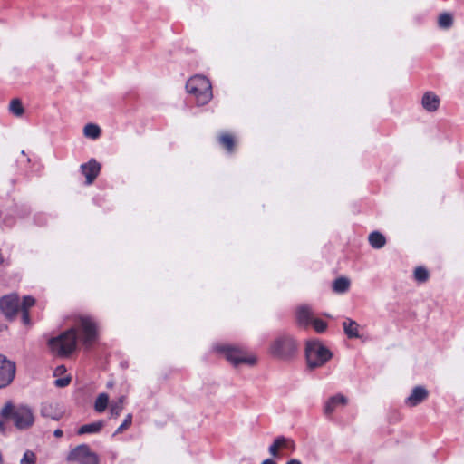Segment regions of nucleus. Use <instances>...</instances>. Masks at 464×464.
<instances>
[{
    "instance_id": "obj_38",
    "label": "nucleus",
    "mask_w": 464,
    "mask_h": 464,
    "mask_svg": "<svg viewBox=\"0 0 464 464\" xmlns=\"http://www.w3.org/2000/svg\"><path fill=\"white\" fill-rule=\"evenodd\" d=\"M124 401H125V396H121L119 398L118 401L115 403L120 404L121 406H123Z\"/></svg>"
},
{
    "instance_id": "obj_25",
    "label": "nucleus",
    "mask_w": 464,
    "mask_h": 464,
    "mask_svg": "<svg viewBox=\"0 0 464 464\" xmlns=\"http://www.w3.org/2000/svg\"><path fill=\"white\" fill-rule=\"evenodd\" d=\"M9 110L14 115L17 117L21 116L24 113V107L22 105V102L17 99L11 101Z\"/></svg>"
},
{
    "instance_id": "obj_36",
    "label": "nucleus",
    "mask_w": 464,
    "mask_h": 464,
    "mask_svg": "<svg viewBox=\"0 0 464 464\" xmlns=\"http://www.w3.org/2000/svg\"><path fill=\"white\" fill-rule=\"evenodd\" d=\"M5 423L4 420H0V432L5 433Z\"/></svg>"
},
{
    "instance_id": "obj_2",
    "label": "nucleus",
    "mask_w": 464,
    "mask_h": 464,
    "mask_svg": "<svg viewBox=\"0 0 464 464\" xmlns=\"http://www.w3.org/2000/svg\"><path fill=\"white\" fill-rule=\"evenodd\" d=\"M297 348V343L292 335L281 334L271 341L268 352L275 359L289 361L295 356Z\"/></svg>"
},
{
    "instance_id": "obj_19",
    "label": "nucleus",
    "mask_w": 464,
    "mask_h": 464,
    "mask_svg": "<svg viewBox=\"0 0 464 464\" xmlns=\"http://www.w3.org/2000/svg\"><path fill=\"white\" fill-rule=\"evenodd\" d=\"M104 426V422L102 420L95 421L92 423L82 425L78 430V434H92V433H98L101 431L102 427Z\"/></svg>"
},
{
    "instance_id": "obj_16",
    "label": "nucleus",
    "mask_w": 464,
    "mask_h": 464,
    "mask_svg": "<svg viewBox=\"0 0 464 464\" xmlns=\"http://www.w3.org/2000/svg\"><path fill=\"white\" fill-rule=\"evenodd\" d=\"M343 332L345 334V335L350 338V339H353V338H360V329H361V326L360 324L351 319V318H345L343 322Z\"/></svg>"
},
{
    "instance_id": "obj_3",
    "label": "nucleus",
    "mask_w": 464,
    "mask_h": 464,
    "mask_svg": "<svg viewBox=\"0 0 464 464\" xmlns=\"http://www.w3.org/2000/svg\"><path fill=\"white\" fill-rule=\"evenodd\" d=\"M215 351L223 355L235 367L242 364L254 366L257 362L256 355L231 344H217Z\"/></svg>"
},
{
    "instance_id": "obj_11",
    "label": "nucleus",
    "mask_w": 464,
    "mask_h": 464,
    "mask_svg": "<svg viewBox=\"0 0 464 464\" xmlns=\"http://www.w3.org/2000/svg\"><path fill=\"white\" fill-rule=\"evenodd\" d=\"M82 173L86 178V184H92L101 171V164L95 160L91 159L88 162L81 165Z\"/></svg>"
},
{
    "instance_id": "obj_22",
    "label": "nucleus",
    "mask_w": 464,
    "mask_h": 464,
    "mask_svg": "<svg viewBox=\"0 0 464 464\" xmlns=\"http://www.w3.org/2000/svg\"><path fill=\"white\" fill-rule=\"evenodd\" d=\"M109 403V396L107 393H101L95 400L94 402V410L97 412H103L108 407Z\"/></svg>"
},
{
    "instance_id": "obj_4",
    "label": "nucleus",
    "mask_w": 464,
    "mask_h": 464,
    "mask_svg": "<svg viewBox=\"0 0 464 464\" xmlns=\"http://www.w3.org/2000/svg\"><path fill=\"white\" fill-rule=\"evenodd\" d=\"M307 366L314 370L324 366L333 357V353L319 340H309L305 345Z\"/></svg>"
},
{
    "instance_id": "obj_5",
    "label": "nucleus",
    "mask_w": 464,
    "mask_h": 464,
    "mask_svg": "<svg viewBox=\"0 0 464 464\" xmlns=\"http://www.w3.org/2000/svg\"><path fill=\"white\" fill-rule=\"evenodd\" d=\"M187 92L194 97L198 105H205L212 99V87L203 75L191 77L186 84Z\"/></svg>"
},
{
    "instance_id": "obj_20",
    "label": "nucleus",
    "mask_w": 464,
    "mask_h": 464,
    "mask_svg": "<svg viewBox=\"0 0 464 464\" xmlns=\"http://www.w3.org/2000/svg\"><path fill=\"white\" fill-rule=\"evenodd\" d=\"M368 240H369V243L370 245L373 247V248H381L382 247L385 243H386V238L385 237L378 232V231H373L372 232L370 235H369V237H368Z\"/></svg>"
},
{
    "instance_id": "obj_39",
    "label": "nucleus",
    "mask_w": 464,
    "mask_h": 464,
    "mask_svg": "<svg viewBox=\"0 0 464 464\" xmlns=\"http://www.w3.org/2000/svg\"><path fill=\"white\" fill-rule=\"evenodd\" d=\"M286 464H302L300 460L296 459H290Z\"/></svg>"
},
{
    "instance_id": "obj_9",
    "label": "nucleus",
    "mask_w": 464,
    "mask_h": 464,
    "mask_svg": "<svg viewBox=\"0 0 464 464\" xmlns=\"http://www.w3.org/2000/svg\"><path fill=\"white\" fill-rule=\"evenodd\" d=\"M15 374V364L0 354V388L7 386Z\"/></svg>"
},
{
    "instance_id": "obj_8",
    "label": "nucleus",
    "mask_w": 464,
    "mask_h": 464,
    "mask_svg": "<svg viewBox=\"0 0 464 464\" xmlns=\"http://www.w3.org/2000/svg\"><path fill=\"white\" fill-rule=\"evenodd\" d=\"M0 310L8 319H14L20 311V300L17 295H7L0 299Z\"/></svg>"
},
{
    "instance_id": "obj_21",
    "label": "nucleus",
    "mask_w": 464,
    "mask_h": 464,
    "mask_svg": "<svg viewBox=\"0 0 464 464\" xmlns=\"http://www.w3.org/2000/svg\"><path fill=\"white\" fill-rule=\"evenodd\" d=\"M350 287V280L346 277H339L333 283V289L335 293L343 294Z\"/></svg>"
},
{
    "instance_id": "obj_12",
    "label": "nucleus",
    "mask_w": 464,
    "mask_h": 464,
    "mask_svg": "<svg viewBox=\"0 0 464 464\" xmlns=\"http://www.w3.org/2000/svg\"><path fill=\"white\" fill-rule=\"evenodd\" d=\"M348 400L344 395L341 393L335 394L327 399L324 402V414L325 416H331L337 408L345 406Z\"/></svg>"
},
{
    "instance_id": "obj_31",
    "label": "nucleus",
    "mask_w": 464,
    "mask_h": 464,
    "mask_svg": "<svg viewBox=\"0 0 464 464\" xmlns=\"http://www.w3.org/2000/svg\"><path fill=\"white\" fill-rule=\"evenodd\" d=\"M279 443L277 442V439L276 438L273 444H271L268 448V451L271 456L277 458L279 457Z\"/></svg>"
},
{
    "instance_id": "obj_27",
    "label": "nucleus",
    "mask_w": 464,
    "mask_h": 464,
    "mask_svg": "<svg viewBox=\"0 0 464 464\" xmlns=\"http://www.w3.org/2000/svg\"><path fill=\"white\" fill-rule=\"evenodd\" d=\"M131 423H132V414L129 413L125 417L123 422L116 430L115 434L123 432L125 430H127L128 428L130 427Z\"/></svg>"
},
{
    "instance_id": "obj_7",
    "label": "nucleus",
    "mask_w": 464,
    "mask_h": 464,
    "mask_svg": "<svg viewBox=\"0 0 464 464\" xmlns=\"http://www.w3.org/2000/svg\"><path fill=\"white\" fill-rule=\"evenodd\" d=\"M68 459L80 464H98L97 455L91 451L89 446L85 444L80 445L72 450Z\"/></svg>"
},
{
    "instance_id": "obj_37",
    "label": "nucleus",
    "mask_w": 464,
    "mask_h": 464,
    "mask_svg": "<svg viewBox=\"0 0 464 464\" xmlns=\"http://www.w3.org/2000/svg\"><path fill=\"white\" fill-rule=\"evenodd\" d=\"M53 435L57 438H60L63 436V430H55L54 432H53Z\"/></svg>"
},
{
    "instance_id": "obj_6",
    "label": "nucleus",
    "mask_w": 464,
    "mask_h": 464,
    "mask_svg": "<svg viewBox=\"0 0 464 464\" xmlns=\"http://www.w3.org/2000/svg\"><path fill=\"white\" fill-rule=\"evenodd\" d=\"M4 418L11 417L15 427L20 430L31 427L34 421L32 410L27 406H19L15 409L11 404H6L1 411Z\"/></svg>"
},
{
    "instance_id": "obj_41",
    "label": "nucleus",
    "mask_w": 464,
    "mask_h": 464,
    "mask_svg": "<svg viewBox=\"0 0 464 464\" xmlns=\"http://www.w3.org/2000/svg\"><path fill=\"white\" fill-rule=\"evenodd\" d=\"M107 386H108V387H111V386H112V383H111V382H109V383L107 384Z\"/></svg>"
},
{
    "instance_id": "obj_14",
    "label": "nucleus",
    "mask_w": 464,
    "mask_h": 464,
    "mask_svg": "<svg viewBox=\"0 0 464 464\" xmlns=\"http://www.w3.org/2000/svg\"><path fill=\"white\" fill-rule=\"evenodd\" d=\"M440 100L433 92H427L421 99V105L429 112H434L439 109Z\"/></svg>"
},
{
    "instance_id": "obj_40",
    "label": "nucleus",
    "mask_w": 464,
    "mask_h": 464,
    "mask_svg": "<svg viewBox=\"0 0 464 464\" xmlns=\"http://www.w3.org/2000/svg\"><path fill=\"white\" fill-rule=\"evenodd\" d=\"M261 464H276L273 459H265Z\"/></svg>"
},
{
    "instance_id": "obj_30",
    "label": "nucleus",
    "mask_w": 464,
    "mask_h": 464,
    "mask_svg": "<svg viewBox=\"0 0 464 464\" xmlns=\"http://www.w3.org/2000/svg\"><path fill=\"white\" fill-rule=\"evenodd\" d=\"M35 455L32 451H26L21 459L20 464H34Z\"/></svg>"
},
{
    "instance_id": "obj_15",
    "label": "nucleus",
    "mask_w": 464,
    "mask_h": 464,
    "mask_svg": "<svg viewBox=\"0 0 464 464\" xmlns=\"http://www.w3.org/2000/svg\"><path fill=\"white\" fill-rule=\"evenodd\" d=\"M296 319L300 325L308 326L313 322L314 313L310 306L301 305L296 310Z\"/></svg>"
},
{
    "instance_id": "obj_35",
    "label": "nucleus",
    "mask_w": 464,
    "mask_h": 464,
    "mask_svg": "<svg viewBox=\"0 0 464 464\" xmlns=\"http://www.w3.org/2000/svg\"><path fill=\"white\" fill-rule=\"evenodd\" d=\"M65 372V367L63 365L58 366L54 371V375L62 374Z\"/></svg>"
},
{
    "instance_id": "obj_28",
    "label": "nucleus",
    "mask_w": 464,
    "mask_h": 464,
    "mask_svg": "<svg viewBox=\"0 0 464 464\" xmlns=\"http://www.w3.org/2000/svg\"><path fill=\"white\" fill-rule=\"evenodd\" d=\"M311 324L317 333H324L327 328V324L321 319H314Z\"/></svg>"
},
{
    "instance_id": "obj_26",
    "label": "nucleus",
    "mask_w": 464,
    "mask_h": 464,
    "mask_svg": "<svg viewBox=\"0 0 464 464\" xmlns=\"http://www.w3.org/2000/svg\"><path fill=\"white\" fill-rule=\"evenodd\" d=\"M219 142L227 149L228 152L233 151L234 148V139L229 134H222L219 137Z\"/></svg>"
},
{
    "instance_id": "obj_1",
    "label": "nucleus",
    "mask_w": 464,
    "mask_h": 464,
    "mask_svg": "<svg viewBox=\"0 0 464 464\" xmlns=\"http://www.w3.org/2000/svg\"><path fill=\"white\" fill-rule=\"evenodd\" d=\"M97 323L91 316L81 315L73 327L61 335L49 340L51 351L58 355L71 354L76 348L77 340L86 348H91L98 340Z\"/></svg>"
},
{
    "instance_id": "obj_29",
    "label": "nucleus",
    "mask_w": 464,
    "mask_h": 464,
    "mask_svg": "<svg viewBox=\"0 0 464 464\" xmlns=\"http://www.w3.org/2000/svg\"><path fill=\"white\" fill-rule=\"evenodd\" d=\"M34 302L35 301L32 296H30V295L24 296L23 303L22 304L20 303V311H23V310L28 311V309L34 304Z\"/></svg>"
},
{
    "instance_id": "obj_24",
    "label": "nucleus",
    "mask_w": 464,
    "mask_h": 464,
    "mask_svg": "<svg viewBox=\"0 0 464 464\" xmlns=\"http://www.w3.org/2000/svg\"><path fill=\"white\" fill-rule=\"evenodd\" d=\"M276 439H277V442L279 443L278 445H279L280 450H289L290 452L295 451V444L292 439L286 438L284 436H279Z\"/></svg>"
},
{
    "instance_id": "obj_13",
    "label": "nucleus",
    "mask_w": 464,
    "mask_h": 464,
    "mask_svg": "<svg viewBox=\"0 0 464 464\" xmlns=\"http://www.w3.org/2000/svg\"><path fill=\"white\" fill-rule=\"evenodd\" d=\"M428 395V391L423 386H416L405 399V404L409 407H415L425 401Z\"/></svg>"
},
{
    "instance_id": "obj_10",
    "label": "nucleus",
    "mask_w": 464,
    "mask_h": 464,
    "mask_svg": "<svg viewBox=\"0 0 464 464\" xmlns=\"http://www.w3.org/2000/svg\"><path fill=\"white\" fill-rule=\"evenodd\" d=\"M40 412L44 418L59 420L63 415V409L57 402L46 401L42 403Z\"/></svg>"
},
{
    "instance_id": "obj_23",
    "label": "nucleus",
    "mask_w": 464,
    "mask_h": 464,
    "mask_svg": "<svg viewBox=\"0 0 464 464\" xmlns=\"http://www.w3.org/2000/svg\"><path fill=\"white\" fill-rule=\"evenodd\" d=\"M83 134L87 138L97 139L101 135V129L98 125L93 123H88L84 126Z\"/></svg>"
},
{
    "instance_id": "obj_32",
    "label": "nucleus",
    "mask_w": 464,
    "mask_h": 464,
    "mask_svg": "<svg viewBox=\"0 0 464 464\" xmlns=\"http://www.w3.org/2000/svg\"><path fill=\"white\" fill-rule=\"evenodd\" d=\"M123 410V406L116 404L115 402L111 404L110 413L111 417H118Z\"/></svg>"
},
{
    "instance_id": "obj_34",
    "label": "nucleus",
    "mask_w": 464,
    "mask_h": 464,
    "mask_svg": "<svg viewBox=\"0 0 464 464\" xmlns=\"http://www.w3.org/2000/svg\"><path fill=\"white\" fill-rule=\"evenodd\" d=\"M21 312H22V322H23V324L24 325H30L31 322H30V316H29L28 311L23 310Z\"/></svg>"
},
{
    "instance_id": "obj_18",
    "label": "nucleus",
    "mask_w": 464,
    "mask_h": 464,
    "mask_svg": "<svg viewBox=\"0 0 464 464\" xmlns=\"http://www.w3.org/2000/svg\"><path fill=\"white\" fill-rule=\"evenodd\" d=\"M454 16L450 12H443L438 17V26L442 30H449L453 26Z\"/></svg>"
},
{
    "instance_id": "obj_17",
    "label": "nucleus",
    "mask_w": 464,
    "mask_h": 464,
    "mask_svg": "<svg viewBox=\"0 0 464 464\" xmlns=\"http://www.w3.org/2000/svg\"><path fill=\"white\" fill-rule=\"evenodd\" d=\"M430 277V271L425 266H417L412 271V279L418 284H425Z\"/></svg>"
},
{
    "instance_id": "obj_33",
    "label": "nucleus",
    "mask_w": 464,
    "mask_h": 464,
    "mask_svg": "<svg viewBox=\"0 0 464 464\" xmlns=\"http://www.w3.org/2000/svg\"><path fill=\"white\" fill-rule=\"evenodd\" d=\"M70 382H71V378L67 376V377L56 379L54 381V384L57 387L63 388V387H66L67 385H69Z\"/></svg>"
}]
</instances>
